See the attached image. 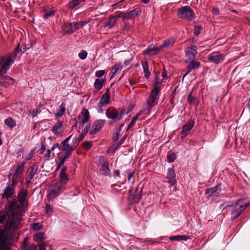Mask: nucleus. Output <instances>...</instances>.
<instances>
[{"instance_id":"60","label":"nucleus","mask_w":250,"mask_h":250,"mask_svg":"<svg viewBox=\"0 0 250 250\" xmlns=\"http://www.w3.org/2000/svg\"><path fill=\"white\" fill-rule=\"evenodd\" d=\"M56 147H58L60 149H61V145H60L58 143L54 144L51 147V150H53Z\"/></svg>"},{"instance_id":"61","label":"nucleus","mask_w":250,"mask_h":250,"mask_svg":"<svg viewBox=\"0 0 250 250\" xmlns=\"http://www.w3.org/2000/svg\"><path fill=\"white\" fill-rule=\"evenodd\" d=\"M45 150V147L44 145H42L41 148L39 149V151L40 154H42Z\"/></svg>"},{"instance_id":"27","label":"nucleus","mask_w":250,"mask_h":250,"mask_svg":"<svg viewBox=\"0 0 250 250\" xmlns=\"http://www.w3.org/2000/svg\"><path fill=\"white\" fill-rule=\"evenodd\" d=\"M65 111V104L62 103L58 109L57 113L55 114V118L56 119H60L64 114Z\"/></svg>"},{"instance_id":"47","label":"nucleus","mask_w":250,"mask_h":250,"mask_svg":"<svg viewBox=\"0 0 250 250\" xmlns=\"http://www.w3.org/2000/svg\"><path fill=\"white\" fill-rule=\"evenodd\" d=\"M46 212L49 216L51 215L53 212V208L51 205L47 204L45 206Z\"/></svg>"},{"instance_id":"17","label":"nucleus","mask_w":250,"mask_h":250,"mask_svg":"<svg viewBox=\"0 0 250 250\" xmlns=\"http://www.w3.org/2000/svg\"><path fill=\"white\" fill-rule=\"evenodd\" d=\"M194 124V121L189 120L188 122L183 126L181 131L182 138H184L188 135V132L192 128Z\"/></svg>"},{"instance_id":"34","label":"nucleus","mask_w":250,"mask_h":250,"mask_svg":"<svg viewBox=\"0 0 250 250\" xmlns=\"http://www.w3.org/2000/svg\"><path fill=\"white\" fill-rule=\"evenodd\" d=\"M219 187V186H216L209 188H207L206 189L205 193L208 194L209 197H211L213 195L214 193L217 192Z\"/></svg>"},{"instance_id":"2","label":"nucleus","mask_w":250,"mask_h":250,"mask_svg":"<svg viewBox=\"0 0 250 250\" xmlns=\"http://www.w3.org/2000/svg\"><path fill=\"white\" fill-rule=\"evenodd\" d=\"M249 205H250V204L249 202H245L243 200L239 199L230 205H226L225 208L230 213L231 220H234L241 215Z\"/></svg>"},{"instance_id":"37","label":"nucleus","mask_w":250,"mask_h":250,"mask_svg":"<svg viewBox=\"0 0 250 250\" xmlns=\"http://www.w3.org/2000/svg\"><path fill=\"white\" fill-rule=\"evenodd\" d=\"M175 177V174L174 170V167H169L167 169V178L169 180H172Z\"/></svg>"},{"instance_id":"52","label":"nucleus","mask_w":250,"mask_h":250,"mask_svg":"<svg viewBox=\"0 0 250 250\" xmlns=\"http://www.w3.org/2000/svg\"><path fill=\"white\" fill-rule=\"evenodd\" d=\"M70 156L69 155H68L66 154H64V155L63 156V157L61 159V160L59 162H58V163L59 164H60V165H63L66 160V159H67Z\"/></svg>"},{"instance_id":"43","label":"nucleus","mask_w":250,"mask_h":250,"mask_svg":"<svg viewBox=\"0 0 250 250\" xmlns=\"http://www.w3.org/2000/svg\"><path fill=\"white\" fill-rule=\"evenodd\" d=\"M176 159V155L174 153H171L167 156V161L171 163L174 161Z\"/></svg>"},{"instance_id":"3","label":"nucleus","mask_w":250,"mask_h":250,"mask_svg":"<svg viewBox=\"0 0 250 250\" xmlns=\"http://www.w3.org/2000/svg\"><path fill=\"white\" fill-rule=\"evenodd\" d=\"M19 52V45L16 47L14 51L0 57V73L6 74L14 63Z\"/></svg>"},{"instance_id":"58","label":"nucleus","mask_w":250,"mask_h":250,"mask_svg":"<svg viewBox=\"0 0 250 250\" xmlns=\"http://www.w3.org/2000/svg\"><path fill=\"white\" fill-rule=\"evenodd\" d=\"M126 172L128 174V179H127L128 182H130L131 178L133 176V175L134 174V172H133L131 173V172H130L128 170H127Z\"/></svg>"},{"instance_id":"21","label":"nucleus","mask_w":250,"mask_h":250,"mask_svg":"<svg viewBox=\"0 0 250 250\" xmlns=\"http://www.w3.org/2000/svg\"><path fill=\"white\" fill-rule=\"evenodd\" d=\"M67 170V167L65 166L62 167V169L60 174V182H57V183H61L62 185L63 186L68 181V178L66 174V172Z\"/></svg>"},{"instance_id":"7","label":"nucleus","mask_w":250,"mask_h":250,"mask_svg":"<svg viewBox=\"0 0 250 250\" xmlns=\"http://www.w3.org/2000/svg\"><path fill=\"white\" fill-rule=\"evenodd\" d=\"M64 189L61 183L55 182L49 187L47 197L50 200L57 197Z\"/></svg>"},{"instance_id":"36","label":"nucleus","mask_w":250,"mask_h":250,"mask_svg":"<svg viewBox=\"0 0 250 250\" xmlns=\"http://www.w3.org/2000/svg\"><path fill=\"white\" fill-rule=\"evenodd\" d=\"M105 80L103 79H96L94 83V87L97 90H100L103 88V84Z\"/></svg>"},{"instance_id":"51","label":"nucleus","mask_w":250,"mask_h":250,"mask_svg":"<svg viewBox=\"0 0 250 250\" xmlns=\"http://www.w3.org/2000/svg\"><path fill=\"white\" fill-rule=\"evenodd\" d=\"M83 146L85 149L88 150L91 147L92 143L90 141H86L83 144Z\"/></svg>"},{"instance_id":"19","label":"nucleus","mask_w":250,"mask_h":250,"mask_svg":"<svg viewBox=\"0 0 250 250\" xmlns=\"http://www.w3.org/2000/svg\"><path fill=\"white\" fill-rule=\"evenodd\" d=\"M9 182L8 183L15 186L20 180V175L15 173L11 170L8 176Z\"/></svg>"},{"instance_id":"45","label":"nucleus","mask_w":250,"mask_h":250,"mask_svg":"<svg viewBox=\"0 0 250 250\" xmlns=\"http://www.w3.org/2000/svg\"><path fill=\"white\" fill-rule=\"evenodd\" d=\"M55 10H51L49 12H46L44 14L43 17L45 19H48L50 17L53 16L55 15Z\"/></svg>"},{"instance_id":"10","label":"nucleus","mask_w":250,"mask_h":250,"mask_svg":"<svg viewBox=\"0 0 250 250\" xmlns=\"http://www.w3.org/2000/svg\"><path fill=\"white\" fill-rule=\"evenodd\" d=\"M105 122L106 121L104 119H98L94 121L90 129L89 128V133L91 135L96 134L103 128Z\"/></svg>"},{"instance_id":"33","label":"nucleus","mask_w":250,"mask_h":250,"mask_svg":"<svg viewBox=\"0 0 250 250\" xmlns=\"http://www.w3.org/2000/svg\"><path fill=\"white\" fill-rule=\"evenodd\" d=\"M188 101L190 104L195 105H198L199 102V100L196 98L192 96V92L188 95Z\"/></svg>"},{"instance_id":"38","label":"nucleus","mask_w":250,"mask_h":250,"mask_svg":"<svg viewBox=\"0 0 250 250\" xmlns=\"http://www.w3.org/2000/svg\"><path fill=\"white\" fill-rule=\"evenodd\" d=\"M101 170L104 172V174L106 176L109 175L110 170L108 168V165L105 163H104L101 166Z\"/></svg>"},{"instance_id":"11","label":"nucleus","mask_w":250,"mask_h":250,"mask_svg":"<svg viewBox=\"0 0 250 250\" xmlns=\"http://www.w3.org/2000/svg\"><path fill=\"white\" fill-rule=\"evenodd\" d=\"M224 55L219 52H213L208 56V61L215 64H218L224 61Z\"/></svg>"},{"instance_id":"44","label":"nucleus","mask_w":250,"mask_h":250,"mask_svg":"<svg viewBox=\"0 0 250 250\" xmlns=\"http://www.w3.org/2000/svg\"><path fill=\"white\" fill-rule=\"evenodd\" d=\"M202 29V27L201 25H195L194 26V34L195 36H198Z\"/></svg>"},{"instance_id":"6","label":"nucleus","mask_w":250,"mask_h":250,"mask_svg":"<svg viewBox=\"0 0 250 250\" xmlns=\"http://www.w3.org/2000/svg\"><path fill=\"white\" fill-rule=\"evenodd\" d=\"M82 115V133L81 137L83 139L88 132L90 123L89 121L90 118L89 112L86 108H83L81 112Z\"/></svg>"},{"instance_id":"25","label":"nucleus","mask_w":250,"mask_h":250,"mask_svg":"<svg viewBox=\"0 0 250 250\" xmlns=\"http://www.w3.org/2000/svg\"><path fill=\"white\" fill-rule=\"evenodd\" d=\"M27 194L28 191L26 189H21L18 193V201L20 203H24L26 200Z\"/></svg>"},{"instance_id":"23","label":"nucleus","mask_w":250,"mask_h":250,"mask_svg":"<svg viewBox=\"0 0 250 250\" xmlns=\"http://www.w3.org/2000/svg\"><path fill=\"white\" fill-rule=\"evenodd\" d=\"M197 54V51L196 46H192L190 47H188L186 50L187 57L190 60L194 59Z\"/></svg>"},{"instance_id":"15","label":"nucleus","mask_w":250,"mask_h":250,"mask_svg":"<svg viewBox=\"0 0 250 250\" xmlns=\"http://www.w3.org/2000/svg\"><path fill=\"white\" fill-rule=\"evenodd\" d=\"M3 74H4L0 73V84L1 85L6 87L10 85H13L15 83V80L8 76H4Z\"/></svg>"},{"instance_id":"8","label":"nucleus","mask_w":250,"mask_h":250,"mask_svg":"<svg viewBox=\"0 0 250 250\" xmlns=\"http://www.w3.org/2000/svg\"><path fill=\"white\" fill-rule=\"evenodd\" d=\"M179 18L187 20L188 21L194 19V13L192 9L188 6H185L180 8L177 12Z\"/></svg>"},{"instance_id":"13","label":"nucleus","mask_w":250,"mask_h":250,"mask_svg":"<svg viewBox=\"0 0 250 250\" xmlns=\"http://www.w3.org/2000/svg\"><path fill=\"white\" fill-rule=\"evenodd\" d=\"M15 192V186L7 183L5 188L3 190V192L1 194L2 198L8 199L12 197Z\"/></svg>"},{"instance_id":"49","label":"nucleus","mask_w":250,"mask_h":250,"mask_svg":"<svg viewBox=\"0 0 250 250\" xmlns=\"http://www.w3.org/2000/svg\"><path fill=\"white\" fill-rule=\"evenodd\" d=\"M87 56V53L86 51L83 50L79 53V57L81 60H84Z\"/></svg>"},{"instance_id":"1","label":"nucleus","mask_w":250,"mask_h":250,"mask_svg":"<svg viewBox=\"0 0 250 250\" xmlns=\"http://www.w3.org/2000/svg\"><path fill=\"white\" fill-rule=\"evenodd\" d=\"M6 224L4 229L0 230V250H7L6 241L12 239L17 230L22 227L21 216L20 212H12L9 215L5 212H0V224L4 221Z\"/></svg>"},{"instance_id":"42","label":"nucleus","mask_w":250,"mask_h":250,"mask_svg":"<svg viewBox=\"0 0 250 250\" xmlns=\"http://www.w3.org/2000/svg\"><path fill=\"white\" fill-rule=\"evenodd\" d=\"M42 225L41 223H33L32 224V228L35 230H38L42 228Z\"/></svg>"},{"instance_id":"4","label":"nucleus","mask_w":250,"mask_h":250,"mask_svg":"<svg viewBox=\"0 0 250 250\" xmlns=\"http://www.w3.org/2000/svg\"><path fill=\"white\" fill-rule=\"evenodd\" d=\"M125 113V108L116 109L113 107H108L106 111L105 115L107 118L110 119L108 122L109 125H112L122 119L123 116Z\"/></svg>"},{"instance_id":"40","label":"nucleus","mask_w":250,"mask_h":250,"mask_svg":"<svg viewBox=\"0 0 250 250\" xmlns=\"http://www.w3.org/2000/svg\"><path fill=\"white\" fill-rule=\"evenodd\" d=\"M141 114L142 113L141 111L137 113V114L133 118L132 121L130 122V124L128 126L127 129L132 127L135 125L136 121L138 119V117L141 115Z\"/></svg>"},{"instance_id":"29","label":"nucleus","mask_w":250,"mask_h":250,"mask_svg":"<svg viewBox=\"0 0 250 250\" xmlns=\"http://www.w3.org/2000/svg\"><path fill=\"white\" fill-rule=\"evenodd\" d=\"M4 124L11 130L16 125V121L11 117L6 118L4 120Z\"/></svg>"},{"instance_id":"53","label":"nucleus","mask_w":250,"mask_h":250,"mask_svg":"<svg viewBox=\"0 0 250 250\" xmlns=\"http://www.w3.org/2000/svg\"><path fill=\"white\" fill-rule=\"evenodd\" d=\"M120 132L121 131L116 130V131L113 134V140L114 141H117L118 140Z\"/></svg>"},{"instance_id":"59","label":"nucleus","mask_w":250,"mask_h":250,"mask_svg":"<svg viewBox=\"0 0 250 250\" xmlns=\"http://www.w3.org/2000/svg\"><path fill=\"white\" fill-rule=\"evenodd\" d=\"M39 247V250H46V245L45 243H40L38 245Z\"/></svg>"},{"instance_id":"31","label":"nucleus","mask_w":250,"mask_h":250,"mask_svg":"<svg viewBox=\"0 0 250 250\" xmlns=\"http://www.w3.org/2000/svg\"><path fill=\"white\" fill-rule=\"evenodd\" d=\"M174 41L173 39H168L166 40L160 46L161 49L163 48H167L171 47L174 44Z\"/></svg>"},{"instance_id":"46","label":"nucleus","mask_w":250,"mask_h":250,"mask_svg":"<svg viewBox=\"0 0 250 250\" xmlns=\"http://www.w3.org/2000/svg\"><path fill=\"white\" fill-rule=\"evenodd\" d=\"M113 17L117 18V20L118 18H122L123 20L126 21V15H125V12H119L117 15H116L115 16H113Z\"/></svg>"},{"instance_id":"39","label":"nucleus","mask_w":250,"mask_h":250,"mask_svg":"<svg viewBox=\"0 0 250 250\" xmlns=\"http://www.w3.org/2000/svg\"><path fill=\"white\" fill-rule=\"evenodd\" d=\"M169 239L171 241L186 240V236L184 235L171 236Z\"/></svg>"},{"instance_id":"64","label":"nucleus","mask_w":250,"mask_h":250,"mask_svg":"<svg viewBox=\"0 0 250 250\" xmlns=\"http://www.w3.org/2000/svg\"><path fill=\"white\" fill-rule=\"evenodd\" d=\"M132 60V58H131L130 59H129L128 60H126L124 61V64L125 65H128L131 62V60Z\"/></svg>"},{"instance_id":"16","label":"nucleus","mask_w":250,"mask_h":250,"mask_svg":"<svg viewBox=\"0 0 250 250\" xmlns=\"http://www.w3.org/2000/svg\"><path fill=\"white\" fill-rule=\"evenodd\" d=\"M142 13L140 7H136L134 9L131 10L129 12H126V20H131L138 17Z\"/></svg>"},{"instance_id":"35","label":"nucleus","mask_w":250,"mask_h":250,"mask_svg":"<svg viewBox=\"0 0 250 250\" xmlns=\"http://www.w3.org/2000/svg\"><path fill=\"white\" fill-rule=\"evenodd\" d=\"M26 163V162H22L20 164L17 165L15 171H12L13 172L21 175L23 171V167Z\"/></svg>"},{"instance_id":"22","label":"nucleus","mask_w":250,"mask_h":250,"mask_svg":"<svg viewBox=\"0 0 250 250\" xmlns=\"http://www.w3.org/2000/svg\"><path fill=\"white\" fill-rule=\"evenodd\" d=\"M61 29L63 35L71 34L74 32V30L73 29V23H64L62 26Z\"/></svg>"},{"instance_id":"24","label":"nucleus","mask_w":250,"mask_h":250,"mask_svg":"<svg viewBox=\"0 0 250 250\" xmlns=\"http://www.w3.org/2000/svg\"><path fill=\"white\" fill-rule=\"evenodd\" d=\"M200 65V63L199 62H197L192 60V61L188 63L187 66L188 72L184 75L183 78H184L185 77H186V76H187L192 70L199 68Z\"/></svg>"},{"instance_id":"63","label":"nucleus","mask_w":250,"mask_h":250,"mask_svg":"<svg viewBox=\"0 0 250 250\" xmlns=\"http://www.w3.org/2000/svg\"><path fill=\"white\" fill-rule=\"evenodd\" d=\"M31 114H32V116L33 118L36 117L37 116L38 114L39 113V112L38 110H33L31 112Z\"/></svg>"},{"instance_id":"41","label":"nucleus","mask_w":250,"mask_h":250,"mask_svg":"<svg viewBox=\"0 0 250 250\" xmlns=\"http://www.w3.org/2000/svg\"><path fill=\"white\" fill-rule=\"evenodd\" d=\"M82 2L80 0H72L69 3L68 6L70 9H73L76 6L78 5Z\"/></svg>"},{"instance_id":"28","label":"nucleus","mask_w":250,"mask_h":250,"mask_svg":"<svg viewBox=\"0 0 250 250\" xmlns=\"http://www.w3.org/2000/svg\"><path fill=\"white\" fill-rule=\"evenodd\" d=\"M122 68L121 63H117L115 64L113 68L111 70L110 74L111 75V79L113 78L119 70Z\"/></svg>"},{"instance_id":"32","label":"nucleus","mask_w":250,"mask_h":250,"mask_svg":"<svg viewBox=\"0 0 250 250\" xmlns=\"http://www.w3.org/2000/svg\"><path fill=\"white\" fill-rule=\"evenodd\" d=\"M44 239V233L42 232H39L33 236V240L37 243H41Z\"/></svg>"},{"instance_id":"30","label":"nucleus","mask_w":250,"mask_h":250,"mask_svg":"<svg viewBox=\"0 0 250 250\" xmlns=\"http://www.w3.org/2000/svg\"><path fill=\"white\" fill-rule=\"evenodd\" d=\"M117 22V18L110 17L109 18L108 21L107 22H104V27H107L109 28H111L114 27Z\"/></svg>"},{"instance_id":"50","label":"nucleus","mask_w":250,"mask_h":250,"mask_svg":"<svg viewBox=\"0 0 250 250\" xmlns=\"http://www.w3.org/2000/svg\"><path fill=\"white\" fill-rule=\"evenodd\" d=\"M160 75V73L159 72H158L157 73H156V76H155V81H154V85L155 86H157V85L161 83H162V81H160L159 80V76Z\"/></svg>"},{"instance_id":"55","label":"nucleus","mask_w":250,"mask_h":250,"mask_svg":"<svg viewBox=\"0 0 250 250\" xmlns=\"http://www.w3.org/2000/svg\"><path fill=\"white\" fill-rule=\"evenodd\" d=\"M81 28H82V26L80 21L73 23V29L74 31Z\"/></svg>"},{"instance_id":"5","label":"nucleus","mask_w":250,"mask_h":250,"mask_svg":"<svg viewBox=\"0 0 250 250\" xmlns=\"http://www.w3.org/2000/svg\"><path fill=\"white\" fill-rule=\"evenodd\" d=\"M78 145V138L73 134L65 138L61 143V150L65 151L64 154L70 156L73 151Z\"/></svg>"},{"instance_id":"48","label":"nucleus","mask_w":250,"mask_h":250,"mask_svg":"<svg viewBox=\"0 0 250 250\" xmlns=\"http://www.w3.org/2000/svg\"><path fill=\"white\" fill-rule=\"evenodd\" d=\"M19 45V52L24 53L26 50L29 48V47L27 46L25 44H23L20 47L21 45L19 43L17 46Z\"/></svg>"},{"instance_id":"12","label":"nucleus","mask_w":250,"mask_h":250,"mask_svg":"<svg viewBox=\"0 0 250 250\" xmlns=\"http://www.w3.org/2000/svg\"><path fill=\"white\" fill-rule=\"evenodd\" d=\"M64 130L63 123L60 121L53 125L51 129L53 134L57 137L61 136L64 133Z\"/></svg>"},{"instance_id":"18","label":"nucleus","mask_w":250,"mask_h":250,"mask_svg":"<svg viewBox=\"0 0 250 250\" xmlns=\"http://www.w3.org/2000/svg\"><path fill=\"white\" fill-rule=\"evenodd\" d=\"M161 50V47H156L154 45H150L148 46L147 49L143 52V55H147L149 56H153L156 55Z\"/></svg>"},{"instance_id":"54","label":"nucleus","mask_w":250,"mask_h":250,"mask_svg":"<svg viewBox=\"0 0 250 250\" xmlns=\"http://www.w3.org/2000/svg\"><path fill=\"white\" fill-rule=\"evenodd\" d=\"M212 13L214 16H217L219 15L220 13V10L218 7L213 6L212 8Z\"/></svg>"},{"instance_id":"57","label":"nucleus","mask_w":250,"mask_h":250,"mask_svg":"<svg viewBox=\"0 0 250 250\" xmlns=\"http://www.w3.org/2000/svg\"><path fill=\"white\" fill-rule=\"evenodd\" d=\"M121 145L118 143H115L114 144L110 147V149L113 150V151H115V150H116L119 147V146H120Z\"/></svg>"},{"instance_id":"62","label":"nucleus","mask_w":250,"mask_h":250,"mask_svg":"<svg viewBox=\"0 0 250 250\" xmlns=\"http://www.w3.org/2000/svg\"><path fill=\"white\" fill-rule=\"evenodd\" d=\"M37 246L33 244L30 246L28 248H27L26 250H36Z\"/></svg>"},{"instance_id":"14","label":"nucleus","mask_w":250,"mask_h":250,"mask_svg":"<svg viewBox=\"0 0 250 250\" xmlns=\"http://www.w3.org/2000/svg\"><path fill=\"white\" fill-rule=\"evenodd\" d=\"M38 170V166L36 164H34L28 168L26 172V177L25 178L27 184H29L31 182V180L33 179Z\"/></svg>"},{"instance_id":"20","label":"nucleus","mask_w":250,"mask_h":250,"mask_svg":"<svg viewBox=\"0 0 250 250\" xmlns=\"http://www.w3.org/2000/svg\"><path fill=\"white\" fill-rule=\"evenodd\" d=\"M109 94V88H107L105 92L102 96L100 102H99L101 106H105L108 104L110 99Z\"/></svg>"},{"instance_id":"9","label":"nucleus","mask_w":250,"mask_h":250,"mask_svg":"<svg viewBox=\"0 0 250 250\" xmlns=\"http://www.w3.org/2000/svg\"><path fill=\"white\" fill-rule=\"evenodd\" d=\"M160 89L157 86H154L151 90L150 96L147 99V105L150 108L155 105L158 103L160 97Z\"/></svg>"},{"instance_id":"56","label":"nucleus","mask_w":250,"mask_h":250,"mask_svg":"<svg viewBox=\"0 0 250 250\" xmlns=\"http://www.w3.org/2000/svg\"><path fill=\"white\" fill-rule=\"evenodd\" d=\"M105 74V71L104 70H99L96 71L95 73L96 77L98 78H101Z\"/></svg>"},{"instance_id":"26","label":"nucleus","mask_w":250,"mask_h":250,"mask_svg":"<svg viewBox=\"0 0 250 250\" xmlns=\"http://www.w3.org/2000/svg\"><path fill=\"white\" fill-rule=\"evenodd\" d=\"M142 65L143 68V71L145 73V77L148 79L150 75V72L149 71L148 62L146 60H144L142 61Z\"/></svg>"}]
</instances>
